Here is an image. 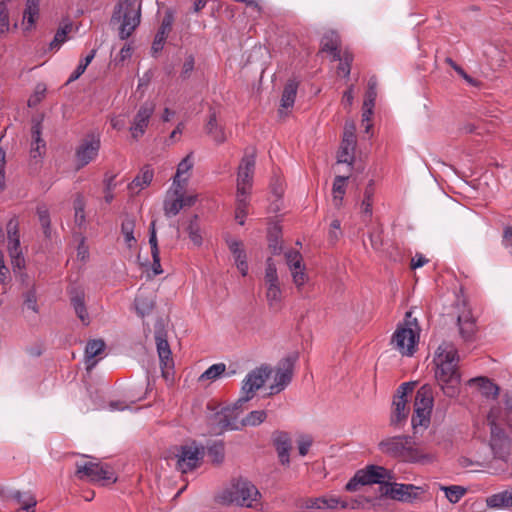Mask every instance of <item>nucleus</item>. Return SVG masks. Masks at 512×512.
<instances>
[{"label":"nucleus","instance_id":"39","mask_svg":"<svg viewBox=\"0 0 512 512\" xmlns=\"http://www.w3.org/2000/svg\"><path fill=\"white\" fill-rule=\"evenodd\" d=\"M348 176H336L333 182L332 195L334 206L339 208L342 205L346 193V181Z\"/></svg>","mask_w":512,"mask_h":512},{"label":"nucleus","instance_id":"25","mask_svg":"<svg viewBox=\"0 0 512 512\" xmlns=\"http://www.w3.org/2000/svg\"><path fill=\"white\" fill-rule=\"evenodd\" d=\"M305 507L308 509H328L333 510L342 508V499L336 495H324L318 498H311L306 501Z\"/></svg>","mask_w":512,"mask_h":512},{"label":"nucleus","instance_id":"10","mask_svg":"<svg viewBox=\"0 0 512 512\" xmlns=\"http://www.w3.org/2000/svg\"><path fill=\"white\" fill-rule=\"evenodd\" d=\"M75 476L79 480L89 481L92 483H104L105 481H116V476L111 467L102 465L99 462L90 460L77 461Z\"/></svg>","mask_w":512,"mask_h":512},{"label":"nucleus","instance_id":"41","mask_svg":"<svg viewBox=\"0 0 512 512\" xmlns=\"http://www.w3.org/2000/svg\"><path fill=\"white\" fill-rule=\"evenodd\" d=\"M266 300L270 309L279 311L282 307L283 292L281 286L266 288Z\"/></svg>","mask_w":512,"mask_h":512},{"label":"nucleus","instance_id":"42","mask_svg":"<svg viewBox=\"0 0 512 512\" xmlns=\"http://www.w3.org/2000/svg\"><path fill=\"white\" fill-rule=\"evenodd\" d=\"M355 144L352 140H343L337 156V162L351 166L354 161Z\"/></svg>","mask_w":512,"mask_h":512},{"label":"nucleus","instance_id":"1","mask_svg":"<svg viewBox=\"0 0 512 512\" xmlns=\"http://www.w3.org/2000/svg\"><path fill=\"white\" fill-rule=\"evenodd\" d=\"M458 361V351L450 342H443L435 351V378L443 393L450 398L456 397L460 391Z\"/></svg>","mask_w":512,"mask_h":512},{"label":"nucleus","instance_id":"29","mask_svg":"<svg viewBox=\"0 0 512 512\" xmlns=\"http://www.w3.org/2000/svg\"><path fill=\"white\" fill-rule=\"evenodd\" d=\"M206 133L216 144H222L227 140L224 128L218 124L215 111H210L208 122L205 126Z\"/></svg>","mask_w":512,"mask_h":512},{"label":"nucleus","instance_id":"48","mask_svg":"<svg viewBox=\"0 0 512 512\" xmlns=\"http://www.w3.org/2000/svg\"><path fill=\"white\" fill-rule=\"evenodd\" d=\"M225 370L226 365L224 363L213 364L199 376V381H214L219 378L225 372Z\"/></svg>","mask_w":512,"mask_h":512},{"label":"nucleus","instance_id":"36","mask_svg":"<svg viewBox=\"0 0 512 512\" xmlns=\"http://www.w3.org/2000/svg\"><path fill=\"white\" fill-rule=\"evenodd\" d=\"M32 134V143H31V156L36 158L41 156L43 151L45 150V142L41 138V123L35 122L31 129Z\"/></svg>","mask_w":512,"mask_h":512},{"label":"nucleus","instance_id":"8","mask_svg":"<svg viewBox=\"0 0 512 512\" xmlns=\"http://www.w3.org/2000/svg\"><path fill=\"white\" fill-rule=\"evenodd\" d=\"M394 479L395 475L393 472L385 467L368 465L354 474V476L345 485V490L348 492H355L360 486L372 484H379L381 488Z\"/></svg>","mask_w":512,"mask_h":512},{"label":"nucleus","instance_id":"49","mask_svg":"<svg viewBox=\"0 0 512 512\" xmlns=\"http://www.w3.org/2000/svg\"><path fill=\"white\" fill-rule=\"evenodd\" d=\"M249 204V196H237L236 195V210L235 219L240 225H244L245 218L248 214L247 207Z\"/></svg>","mask_w":512,"mask_h":512},{"label":"nucleus","instance_id":"13","mask_svg":"<svg viewBox=\"0 0 512 512\" xmlns=\"http://www.w3.org/2000/svg\"><path fill=\"white\" fill-rule=\"evenodd\" d=\"M380 490L383 496L402 503H413L425 492L421 486L397 483L394 480L389 481Z\"/></svg>","mask_w":512,"mask_h":512},{"label":"nucleus","instance_id":"37","mask_svg":"<svg viewBox=\"0 0 512 512\" xmlns=\"http://www.w3.org/2000/svg\"><path fill=\"white\" fill-rule=\"evenodd\" d=\"M321 45L322 51L330 53L334 61L340 60V52L338 50L339 39L335 32L331 31L324 35L321 40Z\"/></svg>","mask_w":512,"mask_h":512},{"label":"nucleus","instance_id":"23","mask_svg":"<svg viewBox=\"0 0 512 512\" xmlns=\"http://www.w3.org/2000/svg\"><path fill=\"white\" fill-rule=\"evenodd\" d=\"M407 402L408 400L402 399V396H394L390 416V424L393 427L401 428L406 423L409 414Z\"/></svg>","mask_w":512,"mask_h":512},{"label":"nucleus","instance_id":"19","mask_svg":"<svg viewBox=\"0 0 512 512\" xmlns=\"http://www.w3.org/2000/svg\"><path fill=\"white\" fill-rule=\"evenodd\" d=\"M183 189H185V187L171 184L170 188L166 191L163 200V211L167 218L176 216L183 209Z\"/></svg>","mask_w":512,"mask_h":512},{"label":"nucleus","instance_id":"33","mask_svg":"<svg viewBox=\"0 0 512 512\" xmlns=\"http://www.w3.org/2000/svg\"><path fill=\"white\" fill-rule=\"evenodd\" d=\"M375 187L373 180L369 181L363 193V199L360 203V213L364 219H371L373 214Z\"/></svg>","mask_w":512,"mask_h":512},{"label":"nucleus","instance_id":"62","mask_svg":"<svg viewBox=\"0 0 512 512\" xmlns=\"http://www.w3.org/2000/svg\"><path fill=\"white\" fill-rule=\"evenodd\" d=\"M149 245L151 247V254L160 253L158 247L155 221H152L149 226Z\"/></svg>","mask_w":512,"mask_h":512},{"label":"nucleus","instance_id":"47","mask_svg":"<svg viewBox=\"0 0 512 512\" xmlns=\"http://www.w3.org/2000/svg\"><path fill=\"white\" fill-rule=\"evenodd\" d=\"M187 232L189 239L195 246H201L203 243V238L201 234V229L198 223V216L194 215L187 226Z\"/></svg>","mask_w":512,"mask_h":512},{"label":"nucleus","instance_id":"50","mask_svg":"<svg viewBox=\"0 0 512 512\" xmlns=\"http://www.w3.org/2000/svg\"><path fill=\"white\" fill-rule=\"evenodd\" d=\"M96 55V50H92L86 57L80 60L74 72L69 76L68 83L77 80L86 70Z\"/></svg>","mask_w":512,"mask_h":512},{"label":"nucleus","instance_id":"46","mask_svg":"<svg viewBox=\"0 0 512 512\" xmlns=\"http://www.w3.org/2000/svg\"><path fill=\"white\" fill-rule=\"evenodd\" d=\"M440 490L445 493V497L452 504L458 503L467 491L466 488L459 486V485H451V486H442L441 485Z\"/></svg>","mask_w":512,"mask_h":512},{"label":"nucleus","instance_id":"51","mask_svg":"<svg viewBox=\"0 0 512 512\" xmlns=\"http://www.w3.org/2000/svg\"><path fill=\"white\" fill-rule=\"evenodd\" d=\"M10 0H0V35H4L9 31V10L7 3Z\"/></svg>","mask_w":512,"mask_h":512},{"label":"nucleus","instance_id":"21","mask_svg":"<svg viewBox=\"0 0 512 512\" xmlns=\"http://www.w3.org/2000/svg\"><path fill=\"white\" fill-rule=\"evenodd\" d=\"M40 2L41 0H25L21 23L24 32H30L35 29L40 17Z\"/></svg>","mask_w":512,"mask_h":512},{"label":"nucleus","instance_id":"12","mask_svg":"<svg viewBox=\"0 0 512 512\" xmlns=\"http://www.w3.org/2000/svg\"><path fill=\"white\" fill-rule=\"evenodd\" d=\"M298 354L292 353L278 362L272 369L273 383L269 386V395L282 392L292 381Z\"/></svg>","mask_w":512,"mask_h":512},{"label":"nucleus","instance_id":"59","mask_svg":"<svg viewBox=\"0 0 512 512\" xmlns=\"http://www.w3.org/2000/svg\"><path fill=\"white\" fill-rule=\"evenodd\" d=\"M75 209V222L78 226H82L85 223V212H84V202L78 197L74 202Z\"/></svg>","mask_w":512,"mask_h":512},{"label":"nucleus","instance_id":"15","mask_svg":"<svg viewBox=\"0 0 512 512\" xmlns=\"http://www.w3.org/2000/svg\"><path fill=\"white\" fill-rule=\"evenodd\" d=\"M8 252L14 268L21 269L25 265V259L20 247L19 223L12 218L7 223Z\"/></svg>","mask_w":512,"mask_h":512},{"label":"nucleus","instance_id":"9","mask_svg":"<svg viewBox=\"0 0 512 512\" xmlns=\"http://www.w3.org/2000/svg\"><path fill=\"white\" fill-rule=\"evenodd\" d=\"M433 401L431 386L423 385L417 390L414 400V413L411 419L412 429L415 434L420 429H426L429 426Z\"/></svg>","mask_w":512,"mask_h":512},{"label":"nucleus","instance_id":"26","mask_svg":"<svg viewBox=\"0 0 512 512\" xmlns=\"http://www.w3.org/2000/svg\"><path fill=\"white\" fill-rule=\"evenodd\" d=\"M194 166L193 155L189 153L177 166L176 173L173 177L172 184L175 186L186 187L190 176V171Z\"/></svg>","mask_w":512,"mask_h":512},{"label":"nucleus","instance_id":"6","mask_svg":"<svg viewBox=\"0 0 512 512\" xmlns=\"http://www.w3.org/2000/svg\"><path fill=\"white\" fill-rule=\"evenodd\" d=\"M141 20V2L136 0H121L114 9L112 21H122L119 37L122 40L131 36Z\"/></svg>","mask_w":512,"mask_h":512},{"label":"nucleus","instance_id":"44","mask_svg":"<svg viewBox=\"0 0 512 512\" xmlns=\"http://www.w3.org/2000/svg\"><path fill=\"white\" fill-rule=\"evenodd\" d=\"M471 384L477 385L482 394L487 397L495 398L499 393V388L489 379L484 377L474 378L470 381Z\"/></svg>","mask_w":512,"mask_h":512},{"label":"nucleus","instance_id":"52","mask_svg":"<svg viewBox=\"0 0 512 512\" xmlns=\"http://www.w3.org/2000/svg\"><path fill=\"white\" fill-rule=\"evenodd\" d=\"M285 260L288 269H298L299 267L306 266L303 261V256L300 252L295 250H289L285 253Z\"/></svg>","mask_w":512,"mask_h":512},{"label":"nucleus","instance_id":"3","mask_svg":"<svg viewBox=\"0 0 512 512\" xmlns=\"http://www.w3.org/2000/svg\"><path fill=\"white\" fill-rule=\"evenodd\" d=\"M241 407L235 404L233 408L225 407L214 413L210 418L211 431L214 434H221L227 430H239L243 426L256 427L267 419V411L253 410L239 421L235 410Z\"/></svg>","mask_w":512,"mask_h":512},{"label":"nucleus","instance_id":"7","mask_svg":"<svg viewBox=\"0 0 512 512\" xmlns=\"http://www.w3.org/2000/svg\"><path fill=\"white\" fill-rule=\"evenodd\" d=\"M503 421L501 408L492 407L488 414V423L491 430L490 447L495 458L506 462L510 453V440L501 427Z\"/></svg>","mask_w":512,"mask_h":512},{"label":"nucleus","instance_id":"60","mask_svg":"<svg viewBox=\"0 0 512 512\" xmlns=\"http://www.w3.org/2000/svg\"><path fill=\"white\" fill-rule=\"evenodd\" d=\"M298 451L300 456H306L309 452L310 447L312 446L313 439L309 435H301L298 438Z\"/></svg>","mask_w":512,"mask_h":512},{"label":"nucleus","instance_id":"5","mask_svg":"<svg viewBox=\"0 0 512 512\" xmlns=\"http://www.w3.org/2000/svg\"><path fill=\"white\" fill-rule=\"evenodd\" d=\"M260 492L251 482L237 480L218 495V501L225 505L237 504L248 508L260 506Z\"/></svg>","mask_w":512,"mask_h":512},{"label":"nucleus","instance_id":"20","mask_svg":"<svg viewBox=\"0 0 512 512\" xmlns=\"http://www.w3.org/2000/svg\"><path fill=\"white\" fill-rule=\"evenodd\" d=\"M272 441L281 464L289 465L290 451L292 449V439L290 434L285 431H275L272 435Z\"/></svg>","mask_w":512,"mask_h":512},{"label":"nucleus","instance_id":"31","mask_svg":"<svg viewBox=\"0 0 512 512\" xmlns=\"http://www.w3.org/2000/svg\"><path fill=\"white\" fill-rule=\"evenodd\" d=\"M156 345L163 376L167 378L168 371L165 370L172 366L171 350L168 341L161 336L156 337Z\"/></svg>","mask_w":512,"mask_h":512},{"label":"nucleus","instance_id":"55","mask_svg":"<svg viewBox=\"0 0 512 512\" xmlns=\"http://www.w3.org/2000/svg\"><path fill=\"white\" fill-rule=\"evenodd\" d=\"M46 93V86L43 83H39L36 85L34 93L28 99V106L35 107L37 106L44 98Z\"/></svg>","mask_w":512,"mask_h":512},{"label":"nucleus","instance_id":"61","mask_svg":"<svg viewBox=\"0 0 512 512\" xmlns=\"http://www.w3.org/2000/svg\"><path fill=\"white\" fill-rule=\"evenodd\" d=\"M342 235L341 231V222L338 219H334L331 224L328 231V238L329 241L332 243H335Z\"/></svg>","mask_w":512,"mask_h":512},{"label":"nucleus","instance_id":"45","mask_svg":"<svg viewBox=\"0 0 512 512\" xmlns=\"http://www.w3.org/2000/svg\"><path fill=\"white\" fill-rule=\"evenodd\" d=\"M264 281L266 288L280 285L277 267L271 258L266 261Z\"/></svg>","mask_w":512,"mask_h":512},{"label":"nucleus","instance_id":"57","mask_svg":"<svg viewBox=\"0 0 512 512\" xmlns=\"http://www.w3.org/2000/svg\"><path fill=\"white\" fill-rule=\"evenodd\" d=\"M24 305L27 309L31 310L34 314H37L39 309L37 305L36 291L34 288L27 291L25 294Z\"/></svg>","mask_w":512,"mask_h":512},{"label":"nucleus","instance_id":"53","mask_svg":"<svg viewBox=\"0 0 512 512\" xmlns=\"http://www.w3.org/2000/svg\"><path fill=\"white\" fill-rule=\"evenodd\" d=\"M71 29V25L59 28L55 33L53 40L50 42L51 50H58L60 46L67 40V34Z\"/></svg>","mask_w":512,"mask_h":512},{"label":"nucleus","instance_id":"4","mask_svg":"<svg viewBox=\"0 0 512 512\" xmlns=\"http://www.w3.org/2000/svg\"><path fill=\"white\" fill-rule=\"evenodd\" d=\"M420 331L417 319L411 318V313L408 312L404 322L393 333L391 344L402 356L411 357L417 351Z\"/></svg>","mask_w":512,"mask_h":512},{"label":"nucleus","instance_id":"17","mask_svg":"<svg viewBox=\"0 0 512 512\" xmlns=\"http://www.w3.org/2000/svg\"><path fill=\"white\" fill-rule=\"evenodd\" d=\"M154 111L155 104L153 102H145L139 107L129 127L134 140H139L146 133Z\"/></svg>","mask_w":512,"mask_h":512},{"label":"nucleus","instance_id":"27","mask_svg":"<svg viewBox=\"0 0 512 512\" xmlns=\"http://www.w3.org/2000/svg\"><path fill=\"white\" fill-rule=\"evenodd\" d=\"M173 24V17L171 14H167L161 23V26L159 30L157 31L154 41L152 43L151 51L153 55L158 54L160 51H162L167 35L171 30Z\"/></svg>","mask_w":512,"mask_h":512},{"label":"nucleus","instance_id":"24","mask_svg":"<svg viewBox=\"0 0 512 512\" xmlns=\"http://www.w3.org/2000/svg\"><path fill=\"white\" fill-rule=\"evenodd\" d=\"M228 248L233 255L235 265L238 271L242 276H246L248 274V263H247V255L245 250L243 249V245L240 241L229 238L226 240Z\"/></svg>","mask_w":512,"mask_h":512},{"label":"nucleus","instance_id":"38","mask_svg":"<svg viewBox=\"0 0 512 512\" xmlns=\"http://www.w3.org/2000/svg\"><path fill=\"white\" fill-rule=\"evenodd\" d=\"M136 221L133 217L127 216L121 224V233L124 237L125 244L129 249L133 248L137 242L134 236Z\"/></svg>","mask_w":512,"mask_h":512},{"label":"nucleus","instance_id":"32","mask_svg":"<svg viewBox=\"0 0 512 512\" xmlns=\"http://www.w3.org/2000/svg\"><path fill=\"white\" fill-rule=\"evenodd\" d=\"M105 349V342L101 339L90 340L85 348V362L87 370H91L96 364L95 357L102 354Z\"/></svg>","mask_w":512,"mask_h":512},{"label":"nucleus","instance_id":"11","mask_svg":"<svg viewBox=\"0 0 512 512\" xmlns=\"http://www.w3.org/2000/svg\"><path fill=\"white\" fill-rule=\"evenodd\" d=\"M272 374V368L268 365H262L250 371L242 382L241 396L236 402V406H242L250 401L255 392L260 389L268 377Z\"/></svg>","mask_w":512,"mask_h":512},{"label":"nucleus","instance_id":"40","mask_svg":"<svg viewBox=\"0 0 512 512\" xmlns=\"http://www.w3.org/2000/svg\"><path fill=\"white\" fill-rule=\"evenodd\" d=\"M11 497L21 504V509L26 512H36L34 507L37 504V500L34 495L30 492L13 491Z\"/></svg>","mask_w":512,"mask_h":512},{"label":"nucleus","instance_id":"56","mask_svg":"<svg viewBox=\"0 0 512 512\" xmlns=\"http://www.w3.org/2000/svg\"><path fill=\"white\" fill-rule=\"evenodd\" d=\"M37 215L44 230V234L48 237L50 235V217L48 209L45 206H39L37 208Z\"/></svg>","mask_w":512,"mask_h":512},{"label":"nucleus","instance_id":"30","mask_svg":"<svg viewBox=\"0 0 512 512\" xmlns=\"http://www.w3.org/2000/svg\"><path fill=\"white\" fill-rule=\"evenodd\" d=\"M486 505L492 509L512 507V488L492 494L486 498Z\"/></svg>","mask_w":512,"mask_h":512},{"label":"nucleus","instance_id":"43","mask_svg":"<svg viewBox=\"0 0 512 512\" xmlns=\"http://www.w3.org/2000/svg\"><path fill=\"white\" fill-rule=\"evenodd\" d=\"M154 305L155 301L153 296H146L143 293H139L135 298V309L141 317L148 315L153 310Z\"/></svg>","mask_w":512,"mask_h":512},{"label":"nucleus","instance_id":"22","mask_svg":"<svg viewBox=\"0 0 512 512\" xmlns=\"http://www.w3.org/2000/svg\"><path fill=\"white\" fill-rule=\"evenodd\" d=\"M459 334L465 342H471L475 340L477 333V326L475 318L472 316L469 310H465L458 315L457 318Z\"/></svg>","mask_w":512,"mask_h":512},{"label":"nucleus","instance_id":"54","mask_svg":"<svg viewBox=\"0 0 512 512\" xmlns=\"http://www.w3.org/2000/svg\"><path fill=\"white\" fill-rule=\"evenodd\" d=\"M208 456L214 463H221L224 459V445L222 442H215L208 448Z\"/></svg>","mask_w":512,"mask_h":512},{"label":"nucleus","instance_id":"28","mask_svg":"<svg viewBox=\"0 0 512 512\" xmlns=\"http://www.w3.org/2000/svg\"><path fill=\"white\" fill-rule=\"evenodd\" d=\"M70 300H71V305H72L77 317L79 318V320L84 325H86V326L89 325L90 316H89V313L86 308L84 292L77 291V290L72 291Z\"/></svg>","mask_w":512,"mask_h":512},{"label":"nucleus","instance_id":"2","mask_svg":"<svg viewBox=\"0 0 512 512\" xmlns=\"http://www.w3.org/2000/svg\"><path fill=\"white\" fill-rule=\"evenodd\" d=\"M378 448L382 453L407 463L426 464L434 460L432 454L417 448L410 436L386 437L379 442Z\"/></svg>","mask_w":512,"mask_h":512},{"label":"nucleus","instance_id":"35","mask_svg":"<svg viewBox=\"0 0 512 512\" xmlns=\"http://www.w3.org/2000/svg\"><path fill=\"white\" fill-rule=\"evenodd\" d=\"M298 84L295 81H289L283 90L281 97V105L279 109L280 115H284L285 110L292 108L297 94Z\"/></svg>","mask_w":512,"mask_h":512},{"label":"nucleus","instance_id":"16","mask_svg":"<svg viewBox=\"0 0 512 512\" xmlns=\"http://www.w3.org/2000/svg\"><path fill=\"white\" fill-rule=\"evenodd\" d=\"M204 448L197 446L194 443L191 445L181 446L177 457V468L182 473H187L198 467L200 460L202 459Z\"/></svg>","mask_w":512,"mask_h":512},{"label":"nucleus","instance_id":"63","mask_svg":"<svg viewBox=\"0 0 512 512\" xmlns=\"http://www.w3.org/2000/svg\"><path fill=\"white\" fill-rule=\"evenodd\" d=\"M354 102V87L351 85L344 93L342 97V105L348 111L351 110V107Z\"/></svg>","mask_w":512,"mask_h":512},{"label":"nucleus","instance_id":"58","mask_svg":"<svg viewBox=\"0 0 512 512\" xmlns=\"http://www.w3.org/2000/svg\"><path fill=\"white\" fill-rule=\"evenodd\" d=\"M292 282L295 285L297 291H302L303 287L309 282L310 277L307 273V269L300 273H293L291 276Z\"/></svg>","mask_w":512,"mask_h":512},{"label":"nucleus","instance_id":"18","mask_svg":"<svg viewBox=\"0 0 512 512\" xmlns=\"http://www.w3.org/2000/svg\"><path fill=\"white\" fill-rule=\"evenodd\" d=\"M101 141L99 136L90 135L86 137L76 150L78 167H84L93 161L99 153Z\"/></svg>","mask_w":512,"mask_h":512},{"label":"nucleus","instance_id":"64","mask_svg":"<svg viewBox=\"0 0 512 512\" xmlns=\"http://www.w3.org/2000/svg\"><path fill=\"white\" fill-rule=\"evenodd\" d=\"M194 57L192 55H189L186 59H185V62L183 64V67H182V71H181V77L182 78H188L190 73L193 71L194 69Z\"/></svg>","mask_w":512,"mask_h":512},{"label":"nucleus","instance_id":"14","mask_svg":"<svg viewBox=\"0 0 512 512\" xmlns=\"http://www.w3.org/2000/svg\"><path fill=\"white\" fill-rule=\"evenodd\" d=\"M255 169V156L246 154L241 160L237 173L236 195L240 197L249 196L251 193L253 175Z\"/></svg>","mask_w":512,"mask_h":512},{"label":"nucleus","instance_id":"34","mask_svg":"<svg viewBox=\"0 0 512 512\" xmlns=\"http://www.w3.org/2000/svg\"><path fill=\"white\" fill-rule=\"evenodd\" d=\"M154 176L153 169L144 166L140 173L129 184V189L133 192H139L150 185Z\"/></svg>","mask_w":512,"mask_h":512}]
</instances>
